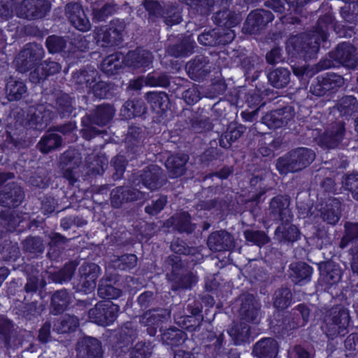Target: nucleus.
I'll return each mask as SVG.
<instances>
[{"mask_svg":"<svg viewBox=\"0 0 358 358\" xmlns=\"http://www.w3.org/2000/svg\"><path fill=\"white\" fill-rule=\"evenodd\" d=\"M186 311L187 314H174L175 322L179 327L192 334V340L203 347L204 353L208 358H216L223 347V333L217 335L213 331L208 329H202L199 333L203 320L201 305L188 304Z\"/></svg>","mask_w":358,"mask_h":358,"instance_id":"f257e3e1","label":"nucleus"},{"mask_svg":"<svg viewBox=\"0 0 358 358\" xmlns=\"http://www.w3.org/2000/svg\"><path fill=\"white\" fill-rule=\"evenodd\" d=\"M334 21V16L327 13L318 18L312 34L301 33L289 38L286 46L289 55L306 62L316 59L321 43L327 41V31Z\"/></svg>","mask_w":358,"mask_h":358,"instance_id":"f03ea898","label":"nucleus"},{"mask_svg":"<svg viewBox=\"0 0 358 358\" xmlns=\"http://www.w3.org/2000/svg\"><path fill=\"white\" fill-rule=\"evenodd\" d=\"M137 336L138 331L134 322H124L111 341L112 349L119 355L129 351V358H150L153 349L151 341H138L131 348Z\"/></svg>","mask_w":358,"mask_h":358,"instance_id":"7ed1b4c3","label":"nucleus"},{"mask_svg":"<svg viewBox=\"0 0 358 358\" xmlns=\"http://www.w3.org/2000/svg\"><path fill=\"white\" fill-rule=\"evenodd\" d=\"M315 159V153L310 148H297L280 157L275 162V169L280 175L296 173L308 167Z\"/></svg>","mask_w":358,"mask_h":358,"instance_id":"20e7f679","label":"nucleus"},{"mask_svg":"<svg viewBox=\"0 0 358 358\" xmlns=\"http://www.w3.org/2000/svg\"><path fill=\"white\" fill-rule=\"evenodd\" d=\"M125 29L124 21L118 18L113 19L108 24L96 27L94 31L96 44L104 48H122Z\"/></svg>","mask_w":358,"mask_h":358,"instance_id":"39448f33","label":"nucleus"},{"mask_svg":"<svg viewBox=\"0 0 358 358\" xmlns=\"http://www.w3.org/2000/svg\"><path fill=\"white\" fill-rule=\"evenodd\" d=\"M166 277L172 283L173 290L187 289L192 287L193 275L188 273L180 256L171 255L165 260Z\"/></svg>","mask_w":358,"mask_h":358,"instance_id":"423d86ee","label":"nucleus"},{"mask_svg":"<svg viewBox=\"0 0 358 358\" xmlns=\"http://www.w3.org/2000/svg\"><path fill=\"white\" fill-rule=\"evenodd\" d=\"M355 48L349 42L338 43L334 50L329 52V59H322L319 66L322 69H327L336 64L349 68L357 66V60L355 56Z\"/></svg>","mask_w":358,"mask_h":358,"instance_id":"0eeeda50","label":"nucleus"},{"mask_svg":"<svg viewBox=\"0 0 358 358\" xmlns=\"http://www.w3.org/2000/svg\"><path fill=\"white\" fill-rule=\"evenodd\" d=\"M344 84L342 76L332 72L318 75L312 81L309 92L315 96H331L338 92Z\"/></svg>","mask_w":358,"mask_h":358,"instance_id":"6e6552de","label":"nucleus"},{"mask_svg":"<svg viewBox=\"0 0 358 358\" xmlns=\"http://www.w3.org/2000/svg\"><path fill=\"white\" fill-rule=\"evenodd\" d=\"M44 50L41 44L28 43L18 54L16 58L17 70L20 73H27L36 69L41 64L44 56Z\"/></svg>","mask_w":358,"mask_h":358,"instance_id":"1a4fd4ad","label":"nucleus"},{"mask_svg":"<svg viewBox=\"0 0 358 358\" xmlns=\"http://www.w3.org/2000/svg\"><path fill=\"white\" fill-rule=\"evenodd\" d=\"M120 306L112 301H101L88 310V317L92 322L102 327L113 324L117 318Z\"/></svg>","mask_w":358,"mask_h":358,"instance_id":"9d476101","label":"nucleus"},{"mask_svg":"<svg viewBox=\"0 0 358 358\" xmlns=\"http://www.w3.org/2000/svg\"><path fill=\"white\" fill-rule=\"evenodd\" d=\"M329 335L332 338L343 337L348 333L351 318L349 310L343 305L334 306L329 310Z\"/></svg>","mask_w":358,"mask_h":358,"instance_id":"9b49d317","label":"nucleus"},{"mask_svg":"<svg viewBox=\"0 0 358 358\" xmlns=\"http://www.w3.org/2000/svg\"><path fill=\"white\" fill-rule=\"evenodd\" d=\"M101 268L94 263H84L79 268V278L73 282L76 292L88 294L94 292Z\"/></svg>","mask_w":358,"mask_h":358,"instance_id":"f8f14e48","label":"nucleus"},{"mask_svg":"<svg viewBox=\"0 0 358 358\" xmlns=\"http://www.w3.org/2000/svg\"><path fill=\"white\" fill-rule=\"evenodd\" d=\"M50 10L48 0H22L15 8L16 15L22 19H42Z\"/></svg>","mask_w":358,"mask_h":358,"instance_id":"ddd939ff","label":"nucleus"},{"mask_svg":"<svg viewBox=\"0 0 358 358\" xmlns=\"http://www.w3.org/2000/svg\"><path fill=\"white\" fill-rule=\"evenodd\" d=\"M273 13L264 8H257L250 12L243 23V31L247 34H261L274 20Z\"/></svg>","mask_w":358,"mask_h":358,"instance_id":"4468645a","label":"nucleus"},{"mask_svg":"<svg viewBox=\"0 0 358 358\" xmlns=\"http://www.w3.org/2000/svg\"><path fill=\"white\" fill-rule=\"evenodd\" d=\"M236 33L233 29L224 30L223 28L205 29L199 34V43L206 47H224L231 43L235 38Z\"/></svg>","mask_w":358,"mask_h":358,"instance_id":"2eb2a0df","label":"nucleus"},{"mask_svg":"<svg viewBox=\"0 0 358 358\" xmlns=\"http://www.w3.org/2000/svg\"><path fill=\"white\" fill-rule=\"evenodd\" d=\"M2 142L0 148L6 155L26 147V140L24 129L15 125L8 124L5 133L1 136Z\"/></svg>","mask_w":358,"mask_h":358,"instance_id":"dca6fc26","label":"nucleus"},{"mask_svg":"<svg viewBox=\"0 0 358 358\" xmlns=\"http://www.w3.org/2000/svg\"><path fill=\"white\" fill-rule=\"evenodd\" d=\"M55 118L53 110L43 104L38 105L27 115V126L31 129L42 131L51 123Z\"/></svg>","mask_w":358,"mask_h":358,"instance_id":"f3484780","label":"nucleus"},{"mask_svg":"<svg viewBox=\"0 0 358 358\" xmlns=\"http://www.w3.org/2000/svg\"><path fill=\"white\" fill-rule=\"evenodd\" d=\"M310 309L305 303H299L292 309L291 312L283 319V329L286 331L305 327L308 321Z\"/></svg>","mask_w":358,"mask_h":358,"instance_id":"a211bd4d","label":"nucleus"},{"mask_svg":"<svg viewBox=\"0 0 358 358\" xmlns=\"http://www.w3.org/2000/svg\"><path fill=\"white\" fill-rule=\"evenodd\" d=\"M60 159L63 178L68 180L70 186H74L78 182L76 170L81 164V157L75 150H67L62 155Z\"/></svg>","mask_w":358,"mask_h":358,"instance_id":"6ab92c4d","label":"nucleus"},{"mask_svg":"<svg viewBox=\"0 0 358 358\" xmlns=\"http://www.w3.org/2000/svg\"><path fill=\"white\" fill-rule=\"evenodd\" d=\"M24 199L23 189L15 182H8L0 191V206L6 208H17Z\"/></svg>","mask_w":358,"mask_h":358,"instance_id":"aec40b11","label":"nucleus"},{"mask_svg":"<svg viewBox=\"0 0 358 358\" xmlns=\"http://www.w3.org/2000/svg\"><path fill=\"white\" fill-rule=\"evenodd\" d=\"M294 110L292 106H285L267 113L262 117V122L270 129L286 127L293 119Z\"/></svg>","mask_w":358,"mask_h":358,"instance_id":"412c9836","label":"nucleus"},{"mask_svg":"<svg viewBox=\"0 0 358 358\" xmlns=\"http://www.w3.org/2000/svg\"><path fill=\"white\" fill-rule=\"evenodd\" d=\"M65 13L71 24L78 30L85 32L90 29L91 23L82 6L70 2L65 6Z\"/></svg>","mask_w":358,"mask_h":358,"instance_id":"4be33fe9","label":"nucleus"},{"mask_svg":"<svg viewBox=\"0 0 358 358\" xmlns=\"http://www.w3.org/2000/svg\"><path fill=\"white\" fill-rule=\"evenodd\" d=\"M209 64V59L207 57L202 55H196L189 61L185 66L188 76L194 81H203L210 73Z\"/></svg>","mask_w":358,"mask_h":358,"instance_id":"5701e85b","label":"nucleus"},{"mask_svg":"<svg viewBox=\"0 0 358 358\" xmlns=\"http://www.w3.org/2000/svg\"><path fill=\"white\" fill-rule=\"evenodd\" d=\"M345 123L338 121L332 123L321 136V143L329 149H334L341 143L345 134Z\"/></svg>","mask_w":358,"mask_h":358,"instance_id":"b1692460","label":"nucleus"},{"mask_svg":"<svg viewBox=\"0 0 358 358\" xmlns=\"http://www.w3.org/2000/svg\"><path fill=\"white\" fill-rule=\"evenodd\" d=\"M60 70L61 65L58 62L47 59L43 63L41 62V66H38L30 73L29 80L32 83L41 85L43 88L48 78L59 73Z\"/></svg>","mask_w":358,"mask_h":358,"instance_id":"393cba45","label":"nucleus"},{"mask_svg":"<svg viewBox=\"0 0 358 358\" xmlns=\"http://www.w3.org/2000/svg\"><path fill=\"white\" fill-rule=\"evenodd\" d=\"M141 192L132 187L118 186L110 192L111 206L119 208L123 203L138 201L141 199Z\"/></svg>","mask_w":358,"mask_h":358,"instance_id":"a878e982","label":"nucleus"},{"mask_svg":"<svg viewBox=\"0 0 358 358\" xmlns=\"http://www.w3.org/2000/svg\"><path fill=\"white\" fill-rule=\"evenodd\" d=\"M77 355L79 358H102L101 343L96 338L85 336L77 343Z\"/></svg>","mask_w":358,"mask_h":358,"instance_id":"bb28decb","label":"nucleus"},{"mask_svg":"<svg viewBox=\"0 0 358 358\" xmlns=\"http://www.w3.org/2000/svg\"><path fill=\"white\" fill-rule=\"evenodd\" d=\"M207 245L211 251H229L234 248L235 241L230 233L225 230H220L209 235Z\"/></svg>","mask_w":358,"mask_h":358,"instance_id":"cd10ccee","label":"nucleus"},{"mask_svg":"<svg viewBox=\"0 0 358 358\" xmlns=\"http://www.w3.org/2000/svg\"><path fill=\"white\" fill-rule=\"evenodd\" d=\"M143 322L147 327L146 331L150 336H155L159 329L163 328V324L167 320V316L163 309H152L145 311L142 316Z\"/></svg>","mask_w":358,"mask_h":358,"instance_id":"c85d7f7f","label":"nucleus"},{"mask_svg":"<svg viewBox=\"0 0 358 358\" xmlns=\"http://www.w3.org/2000/svg\"><path fill=\"white\" fill-rule=\"evenodd\" d=\"M145 97L152 110L160 116L166 115L171 110L170 99L165 92H148Z\"/></svg>","mask_w":358,"mask_h":358,"instance_id":"c756f323","label":"nucleus"},{"mask_svg":"<svg viewBox=\"0 0 358 358\" xmlns=\"http://www.w3.org/2000/svg\"><path fill=\"white\" fill-rule=\"evenodd\" d=\"M212 20L218 28L228 30L238 26L242 20V17L241 13L224 8L213 13Z\"/></svg>","mask_w":358,"mask_h":358,"instance_id":"7c9ffc66","label":"nucleus"},{"mask_svg":"<svg viewBox=\"0 0 358 358\" xmlns=\"http://www.w3.org/2000/svg\"><path fill=\"white\" fill-rule=\"evenodd\" d=\"M99 78L98 71L91 66H87L72 73V80L78 86V88L87 91Z\"/></svg>","mask_w":358,"mask_h":358,"instance_id":"2f4dec72","label":"nucleus"},{"mask_svg":"<svg viewBox=\"0 0 358 358\" xmlns=\"http://www.w3.org/2000/svg\"><path fill=\"white\" fill-rule=\"evenodd\" d=\"M28 93L26 82L20 78L10 76L5 87L6 97L8 101H18L24 98Z\"/></svg>","mask_w":358,"mask_h":358,"instance_id":"473e14b6","label":"nucleus"},{"mask_svg":"<svg viewBox=\"0 0 358 358\" xmlns=\"http://www.w3.org/2000/svg\"><path fill=\"white\" fill-rule=\"evenodd\" d=\"M289 201L282 196H274L270 202V213L274 220L292 221L293 215L288 208Z\"/></svg>","mask_w":358,"mask_h":358,"instance_id":"72a5a7b5","label":"nucleus"},{"mask_svg":"<svg viewBox=\"0 0 358 358\" xmlns=\"http://www.w3.org/2000/svg\"><path fill=\"white\" fill-rule=\"evenodd\" d=\"M318 270L322 280L329 286L337 284L341 279L342 271L339 265L332 261L321 262Z\"/></svg>","mask_w":358,"mask_h":358,"instance_id":"f704fd0d","label":"nucleus"},{"mask_svg":"<svg viewBox=\"0 0 358 358\" xmlns=\"http://www.w3.org/2000/svg\"><path fill=\"white\" fill-rule=\"evenodd\" d=\"M189 6L194 14L200 16L199 27H203L208 22V16L212 13L215 0H180Z\"/></svg>","mask_w":358,"mask_h":358,"instance_id":"c9c22d12","label":"nucleus"},{"mask_svg":"<svg viewBox=\"0 0 358 358\" xmlns=\"http://www.w3.org/2000/svg\"><path fill=\"white\" fill-rule=\"evenodd\" d=\"M261 306L252 294H248L242 300L239 309L241 320L246 322H255Z\"/></svg>","mask_w":358,"mask_h":358,"instance_id":"e433bc0d","label":"nucleus"},{"mask_svg":"<svg viewBox=\"0 0 358 358\" xmlns=\"http://www.w3.org/2000/svg\"><path fill=\"white\" fill-rule=\"evenodd\" d=\"M124 55L115 52L106 56L100 64V70L108 77L118 75L124 69Z\"/></svg>","mask_w":358,"mask_h":358,"instance_id":"4c0bfd02","label":"nucleus"},{"mask_svg":"<svg viewBox=\"0 0 358 358\" xmlns=\"http://www.w3.org/2000/svg\"><path fill=\"white\" fill-rule=\"evenodd\" d=\"M279 350L277 341L273 338H262L253 346L252 354L257 358H275Z\"/></svg>","mask_w":358,"mask_h":358,"instance_id":"58836bf2","label":"nucleus"},{"mask_svg":"<svg viewBox=\"0 0 358 358\" xmlns=\"http://www.w3.org/2000/svg\"><path fill=\"white\" fill-rule=\"evenodd\" d=\"M280 222V225L275 231L276 238L280 243L289 245L300 238V230L296 226L291 223L292 221Z\"/></svg>","mask_w":358,"mask_h":358,"instance_id":"ea45409f","label":"nucleus"},{"mask_svg":"<svg viewBox=\"0 0 358 358\" xmlns=\"http://www.w3.org/2000/svg\"><path fill=\"white\" fill-rule=\"evenodd\" d=\"M227 332L235 345H241L250 342L251 327L246 322L243 320L233 322Z\"/></svg>","mask_w":358,"mask_h":358,"instance_id":"a19ab883","label":"nucleus"},{"mask_svg":"<svg viewBox=\"0 0 358 358\" xmlns=\"http://www.w3.org/2000/svg\"><path fill=\"white\" fill-rule=\"evenodd\" d=\"M114 107L108 103H102L96 106L90 114L85 116L90 117L95 125L104 127L109 124L115 115Z\"/></svg>","mask_w":358,"mask_h":358,"instance_id":"79ce46f5","label":"nucleus"},{"mask_svg":"<svg viewBox=\"0 0 358 358\" xmlns=\"http://www.w3.org/2000/svg\"><path fill=\"white\" fill-rule=\"evenodd\" d=\"M74 99L66 93H62L58 95L52 105L55 109V117L68 118L72 115L76 110L74 106Z\"/></svg>","mask_w":358,"mask_h":358,"instance_id":"37998d69","label":"nucleus"},{"mask_svg":"<svg viewBox=\"0 0 358 358\" xmlns=\"http://www.w3.org/2000/svg\"><path fill=\"white\" fill-rule=\"evenodd\" d=\"M291 280L300 286L307 284L311 280L313 268L305 262H297L289 265Z\"/></svg>","mask_w":358,"mask_h":358,"instance_id":"c03bdc74","label":"nucleus"},{"mask_svg":"<svg viewBox=\"0 0 358 358\" xmlns=\"http://www.w3.org/2000/svg\"><path fill=\"white\" fill-rule=\"evenodd\" d=\"M139 179L142 185L150 190L157 189L163 185L160 169L157 166L146 167L143 169L139 175Z\"/></svg>","mask_w":358,"mask_h":358,"instance_id":"a18cd8bd","label":"nucleus"},{"mask_svg":"<svg viewBox=\"0 0 358 358\" xmlns=\"http://www.w3.org/2000/svg\"><path fill=\"white\" fill-rule=\"evenodd\" d=\"M63 139L62 136L53 131L50 127L41 138L37 143V148L43 154H48L62 146Z\"/></svg>","mask_w":358,"mask_h":358,"instance_id":"49530a36","label":"nucleus"},{"mask_svg":"<svg viewBox=\"0 0 358 358\" xmlns=\"http://www.w3.org/2000/svg\"><path fill=\"white\" fill-rule=\"evenodd\" d=\"M125 58L127 64L136 69L149 67L152 63L151 53L141 48L129 51Z\"/></svg>","mask_w":358,"mask_h":358,"instance_id":"de8ad7c7","label":"nucleus"},{"mask_svg":"<svg viewBox=\"0 0 358 358\" xmlns=\"http://www.w3.org/2000/svg\"><path fill=\"white\" fill-rule=\"evenodd\" d=\"M188 159L189 156L185 154H176L168 157L166 167L171 178H177L185 173Z\"/></svg>","mask_w":358,"mask_h":358,"instance_id":"09e8293b","label":"nucleus"},{"mask_svg":"<svg viewBox=\"0 0 358 358\" xmlns=\"http://www.w3.org/2000/svg\"><path fill=\"white\" fill-rule=\"evenodd\" d=\"M341 202L338 198L329 197L321 211L322 219L327 224L334 225L340 220Z\"/></svg>","mask_w":358,"mask_h":358,"instance_id":"8fccbe9b","label":"nucleus"},{"mask_svg":"<svg viewBox=\"0 0 358 358\" xmlns=\"http://www.w3.org/2000/svg\"><path fill=\"white\" fill-rule=\"evenodd\" d=\"M71 294L65 289L55 291L51 297L50 313L55 315L63 313L71 302Z\"/></svg>","mask_w":358,"mask_h":358,"instance_id":"3c124183","label":"nucleus"},{"mask_svg":"<svg viewBox=\"0 0 358 358\" xmlns=\"http://www.w3.org/2000/svg\"><path fill=\"white\" fill-rule=\"evenodd\" d=\"M291 73L287 68L278 67L267 73V78L270 85L277 89H282L290 82Z\"/></svg>","mask_w":358,"mask_h":358,"instance_id":"603ef678","label":"nucleus"},{"mask_svg":"<svg viewBox=\"0 0 358 358\" xmlns=\"http://www.w3.org/2000/svg\"><path fill=\"white\" fill-rule=\"evenodd\" d=\"M147 108L141 99H133L127 101L121 108L122 115L127 119L141 117L146 113Z\"/></svg>","mask_w":358,"mask_h":358,"instance_id":"864d4df0","label":"nucleus"},{"mask_svg":"<svg viewBox=\"0 0 358 358\" xmlns=\"http://www.w3.org/2000/svg\"><path fill=\"white\" fill-rule=\"evenodd\" d=\"M144 146L136 143H127L126 151L123 154L132 166H140L145 160Z\"/></svg>","mask_w":358,"mask_h":358,"instance_id":"5fc2aeb1","label":"nucleus"},{"mask_svg":"<svg viewBox=\"0 0 358 358\" xmlns=\"http://www.w3.org/2000/svg\"><path fill=\"white\" fill-rule=\"evenodd\" d=\"M273 305L278 310H284L293 303V296L290 288L282 285L275 291Z\"/></svg>","mask_w":358,"mask_h":358,"instance_id":"6e6d98bb","label":"nucleus"},{"mask_svg":"<svg viewBox=\"0 0 358 358\" xmlns=\"http://www.w3.org/2000/svg\"><path fill=\"white\" fill-rule=\"evenodd\" d=\"M23 250L32 257H41L45 251V245L42 238L39 236H27L22 241Z\"/></svg>","mask_w":358,"mask_h":358,"instance_id":"4d7b16f0","label":"nucleus"},{"mask_svg":"<svg viewBox=\"0 0 358 358\" xmlns=\"http://www.w3.org/2000/svg\"><path fill=\"white\" fill-rule=\"evenodd\" d=\"M115 90L114 84L96 80L88 92H92L96 98L99 99H112L115 96Z\"/></svg>","mask_w":358,"mask_h":358,"instance_id":"13d9d810","label":"nucleus"},{"mask_svg":"<svg viewBox=\"0 0 358 358\" xmlns=\"http://www.w3.org/2000/svg\"><path fill=\"white\" fill-rule=\"evenodd\" d=\"M187 338L186 333L175 327L168 328L162 334V341L164 344L173 347L182 345Z\"/></svg>","mask_w":358,"mask_h":358,"instance_id":"bf43d9fd","label":"nucleus"},{"mask_svg":"<svg viewBox=\"0 0 358 358\" xmlns=\"http://www.w3.org/2000/svg\"><path fill=\"white\" fill-rule=\"evenodd\" d=\"M196 44L195 41H191L188 38H185L180 42L170 46L169 48V52L171 55L178 57H186L192 55Z\"/></svg>","mask_w":358,"mask_h":358,"instance_id":"052dcab7","label":"nucleus"},{"mask_svg":"<svg viewBox=\"0 0 358 358\" xmlns=\"http://www.w3.org/2000/svg\"><path fill=\"white\" fill-rule=\"evenodd\" d=\"M337 109L341 115L348 119L358 110V101L353 95L343 96L337 103Z\"/></svg>","mask_w":358,"mask_h":358,"instance_id":"680f3d73","label":"nucleus"},{"mask_svg":"<svg viewBox=\"0 0 358 358\" xmlns=\"http://www.w3.org/2000/svg\"><path fill=\"white\" fill-rule=\"evenodd\" d=\"M245 129L241 124H230L220 139V145L225 148L231 146L233 142H235L243 135Z\"/></svg>","mask_w":358,"mask_h":358,"instance_id":"e2e57ef3","label":"nucleus"},{"mask_svg":"<svg viewBox=\"0 0 358 358\" xmlns=\"http://www.w3.org/2000/svg\"><path fill=\"white\" fill-rule=\"evenodd\" d=\"M12 208L0 209V224L6 231L13 232L19 224V217Z\"/></svg>","mask_w":358,"mask_h":358,"instance_id":"0e129e2a","label":"nucleus"},{"mask_svg":"<svg viewBox=\"0 0 358 358\" xmlns=\"http://www.w3.org/2000/svg\"><path fill=\"white\" fill-rule=\"evenodd\" d=\"M141 5L148 13L149 22H156L163 17L164 7L158 0H143Z\"/></svg>","mask_w":358,"mask_h":358,"instance_id":"69168bd1","label":"nucleus"},{"mask_svg":"<svg viewBox=\"0 0 358 358\" xmlns=\"http://www.w3.org/2000/svg\"><path fill=\"white\" fill-rule=\"evenodd\" d=\"M145 84L150 87H168L171 83V76L165 72L153 71L148 73Z\"/></svg>","mask_w":358,"mask_h":358,"instance_id":"338daca9","label":"nucleus"},{"mask_svg":"<svg viewBox=\"0 0 358 358\" xmlns=\"http://www.w3.org/2000/svg\"><path fill=\"white\" fill-rule=\"evenodd\" d=\"M77 266L78 263L76 261L66 262L62 268L53 273V280L61 284L70 281L76 272Z\"/></svg>","mask_w":358,"mask_h":358,"instance_id":"774afa93","label":"nucleus"}]
</instances>
